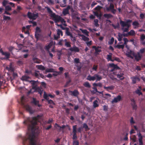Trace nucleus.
<instances>
[{
	"label": "nucleus",
	"mask_w": 145,
	"mask_h": 145,
	"mask_svg": "<svg viewBox=\"0 0 145 145\" xmlns=\"http://www.w3.org/2000/svg\"><path fill=\"white\" fill-rule=\"evenodd\" d=\"M35 135H26L23 138L24 145L29 144V145H36L35 140Z\"/></svg>",
	"instance_id": "f257e3e1"
},
{
	"label": "nucleus",
	"mask_w": 145,
	"mask_h": 145,
	"mask_svg": "<svg viewBox=\"0 0 145 145\" xmlns=\"http://www.w3.org/2000/svg\"><path fill=\"white\" fill-rule=\"evenodd\" d=\"M46 8L47 9L48 12L49 14H50L51 17L54 18L55 22H60L62 23H65V21L64 19L61 17L60 16L56 17L55 13L53 12V11L50 8L48 7H46Z\"/></svg>",
	"instance_id": "f03ea898"
},
{
	"label": "nucleus",
	"mask_w": 145,
	"mask_h": 145,
	"mask_svg": "<svg viewBox=\"0 0 145 145\" xmlns=\"http://www.w3.org/2000/svg\"><path fill=\"white\" fill-rule=\"evenodd\" d=\"M24 98L23 96L22 97L21 99L20 104L21 105L26 109L29 112L30 114H33L34 112V111L32 110L31 107L28 105L25 104L24 101Z\"/></svg>",
	"instance_id": "7ed1b4c3"
},
{
	"label": "nucleus",
	"mask_w": 145,
	"mask_h": 145,
	"mask_svg": "<svg viewBox=\"0 0 145 145\" xmlns=\"http://www.w3.org/2000/svg\"><path fill=\"white\" fill-rule=\"evenodd\" d=\"M96 79V81H100L102 79V77L101 76H99L97 74H95L93 76H91L90 75L88 76L86 79L90 81H94Z\"/></svg>",
	"instance_id": "20e7f679"
},
{
	"label": "nucleus",
	"mask_w": 145,
	"mask_h": 145,
	"mask_svg": "<svg viewBox=\"0 0 145 145\" xmlns=\"http://www.w3.org/2000/svg\"><path fill=\"white\" fill-rule=\"evenodd\" d=\"M132 20H127L126 22L121 20H120V24L121 26L123 28H124L125 27H129L130 26V24Z\"/></svg>",
	"instance_id": "39448f33"
},
{
	"label": "nucleus",
	"mask_w": 145,
	"mask_h": 145,
	"mask_svg": "<svg viewBox=\"0 0 145 145\" xmlns=\"http://www.w3.org/2000/svg\"><path fill=\"white\" fill-rule=\"evenodd\" d=\"M27 16L30 19L35 20L38 17L39 14L38 13L34 14L28 12L27 14Z\"/></svg>",
	"instance_id": "423d86ee"
},
{
	"label": "nucleus",
	"mask_w": 145,
	"mask_h": 145,
	"mask_svg": "<svg viewBox=\"0 0 145 145\" xmlns=\"http://www.w3.org/2000/svg\"><path fill=\"white\" fill-rule=\"evenodd\" d=\"M77 125H75L72 126V132L73 134L72 136V139L73 140L76 139L77 138V136L76 135L77 133Z\"/></svg>",
	"instance_id": "0eeeda50"
},
{
	"label": "nucleus",
	"mask_w": 145,
	"mask_h": 145,
	"mask_svg": "<svg viewBox=\"0 0 145 145\" xmlns=\"http://www.w3.org/2000/svg\"><path fill=\"white\" fill-rule=\"evenodd\" d=\"M0 52L1 54L2 55L4 56H5V58L8 59L10 58V54L7 52H4L2 50V48H1L0 47Z\"/></svg>",
	"instance_id": "6e6552de"
},
{
	"label": "nucleus",
	"mask_w": 145,
	"mask_h": 145,
	"mask_svg": "<svg viewBox=\"0 0 145 145\" xmlns=\"http://www.w3.org/2000/svg\"><path fill=\"white\" fill-rule=\"evenodd\" d=\"M31 103L37 106L38 107H40L41 106V105L39 104V101L36 100V99L35 98H33L32 101H31Z\"/></svg>",
	"instance_id": "1a4fd4ad"
},
{
	"label": "nucleus",
	"mask_w": 145,
	"mask_h": 145,
	"mask_svg": "<svg viewBox=\"0 0 145 145\" xmlns=\"http://www.w3.org/2000/svg\"><path fill=\"white\" fill-rule=\"evenodd\" d=\"M69 92L71 93V95L77 97L79 94V93L77 89H74L73 91H69Z\"/></svg>",
	"instance_id": "9d476101"
},
{
	"label": "nucleus",
	"mask_w": 145,
	"mask_h": 145,
	"mask_svg": "<svg viewBox=\"0 0 145 145\" xmlns=\"http://www.w3.org/2000/svg\"><path fill=\"white\" fill-rule=\"evenodd\" d=\"M69 50L72 52H79L80 51L79 48L75 45H74L72 47L69 48Z\"/></svg>",
	"instance_id": "9b49d317"
},
{
	"label": "nucleus",
	"mask_w": 145,
	"mask_h": 145,
	"mask_svg": "<svg viewBox=\"0 0 145 145\" xmlns=\"http://www.w3.org/2000/svg\"><path fill=\"white\" fill-rule=\"evenodd\" d=\"M49 97H50L51 98H53L55 97V95H52L51 94L48 95L45 92H44L43 95L44 98L46 100H48L49 99Z\"/></svg>",
	"instance_id": "f8f14e48"
},
{
	"label": "nucleus",
	"mask_w": 145,
	"mask_h": 145,
	"mask_svg": "<svg viewBox=\"0 0 145 145\" xmlns=\"http://www.w3.org/2000/svg\"><path fill=\"white\" fill-rule=\"evenodd\" d=\"M142 56V54H140V52H138L136 55H134L135 59L137 61L141 59Z\"/></svg>",
	"instance_id": "ddd939ff"
},
{
	"label": "nucleus",
	"mask_w": 145,
	"mask_h": 145,
	"mask_svg": "<svg viewBox=\"0 0 145 145\" xmlns=\"http://www.w3.org/2000/svg\"><path fill=\"white\" fill-rule=\"evenodd\" d=\"M121 99V96L120 95H118L116 97H115L114 98V99L112 101V103H116L118 101H120Z\"/></svg>",
	"instance_id": "4468645a"
},
{
	"label": "nucleus",
	"mask_w": 145,
	"mask_h": 145,
	"mask_svg": "<svg viewBox=\"0 0 145 145\" xmlns=\"http://www.w3.org/2000/svg\"><path fill=\"white\" fill-rule=\"evenodd\" d=\"M92 48H94L95 51V53L96 54H98L99 53L101 52V50L100 49H99V48H101L100 47L98 46V47H96L95 46H93Z\"/></svg>",
	"instance_id": "2eb2a0df"
},
{
	"label": "nucleus",
	"mask_w": 145,
	"mask_h": 145,
	"mask_svg": "<svg viewBox=\"0 0 145 145\" xmlns=\"http://www.w3.org/2000/svg\"><path fill=\"white\" fill-rule=\"evenodd\" d=\"M131 78L132 80V83L133 84H135L137 80L139 81L140 80V78L137 76H135L133 77H132Z\"/></svg>",
	"instance_id": "dca6fc26"
},
{
	"label": "nucleus",
	"mask_w": 145,
	"mask_h": 145,
	"mask_svg": "<svg viewBox=\"0 0 145 145\" xmlns=\"http://www.w3.org/2000/svg\"><path fill=\"white\" fill-rule=\"evenodd\" d=\"M124 74L122 73H120V74H116L118 78H120V80H122L124 79V77H123Z\"/></svg>",
	"instance_id": "f3484780"
},
{
	"label": "nucleus",
	"mask_w": 145,
	"mask_h": 145,
	"mask_svg": "<svg viewBox=\"0 0 145 145\" xmlns=\"http://www.w3.org/2000/svg\"><path fill=\"white\" fill-rule=\"evenodd\" d=\"M113 8H114V5L112 3H110L109 7L106 8V10L109 11L112 10Z\"/></svg>",
	"instance_id": "a211bd4d"
},
{
	"label": "nucleus",
	"mask_w": 145,
	"mask_h": 145,
	"mask_svg": "<svg viewBox=\"0 0 145 145\" xmlns=\"http://www.w3.org/2000/svg\"><path fill=\"white\" fill-rule=\"evenodd\" d=\"M104 88L106 89L108 91H109V90H113L114 88V86H111L108 87H106L104 86Z\"/></svg>",
	"instance_id": "6ab92c4d"
},
{
	"label": "nucleus",
	"mask_w": 145,
	"mask_h": 145,
	"mask_svg": "<svg viewBox=\"0 0 145 145\" xmlns=\"http://www.w3.org/2000/svg\"><path fill=\"white\" fill-rule=\"evenodd\" d=\"M80 36L81 37L82 39L84 41L87 42L89 40V39L88 37H86L84 35H80Z\"/></svg>",
	"instance_id": "aec40b11"
},
{
	"label": "nucleus",
	"mask_w": 145,
	"mask_h": 145,
	"mask_svg": "<svg viewBox=\"0 0 145 145\" xmlns=\"http://www.w3.org/2000/svg\"><path fill=\"white\" fill-rule=\"evenodd\" d=\"M6 69L9 71L13 72L14 71V69L12 67L11 64L9 65L7 67Z\"/></svg>",
	"instance_id": "412c9836"
},
{
	"label": "nucleus",
	"mask_w": 145,
	"mask_h": 145,
	"mask_svg": "<svg viewBox=\"0 0 145 145\" xmlns=\"http://www.w3.org/2000/svg\"><path fill=\"white\" fill-rule=\"evenodd\" d=\"M65 30V33L67 35L70 36V37L72 35L71 33L69 31V29L68 28H66Z\"/></svg>",
	"instance_id": "4be33fe9"
},
{
	"label": "nucleus",
	"mask_w": 145,
	"mask_h": 145,
	"mask_svg": "<svg viewBox=\"0 0 145 145\" xmlns=\"http://www.w3.org/2000/svg\"><path fill=\"white\" fill-rule=\"evenodd\" d=\"M67 0H63L60 3V5L62 7H64L65 6Z\"/></svg>",
	"instance_id": "5701e85b"
},
{
	"label": "nucleus",
	"mask_w": 145,
	"mask_h": 145,
	"mask_svg": "<svg viewBox=\"0 0 145 145\" xmlns=\"http://www.w3.org/2000/svg\"><path fill=\"white\" fill-rule=\"evenodd\" d=\"M82 32L85 34L86 36L88 37L89 36V32L86 29H83L81 30Z\"/></svg>",
	"instance_id": "b1692460"
},
{
	"label": "nucleus",
	"mask_w": 145,
	"mask_h": 145,
	"mask_svg": "<svg viewBox=\"0 0 145 145\" xmlns=\"http://www.w3.org/2000/svg\"><path fill=\"white\" fill-rule=\"evenodd\" d=\"M98 101L97 100H95L93 102V106L95 108L98 107L99 105L98 104Z\"/></svg>",
	"instance_id": "393cba45"
},
{
	"label": "nucleus",
	"mask_w": 145,
	"mask_h": 145,
	"mask_svg": "<svg viewBox=\"0 0 145 145\" xmlns=\"http://www.w3.org/2000/svg\"><path fill=\"white\" fill-rule=\"evenodd\" d=\"M104 16L108 19L110 18L113 17V16L110 14H105L104 15Z\"/></svg>",
	"instance_id": "a878e982"
},
{
	"label": "nucleus",
	"mask_w": 145,
	"mask_h": 145,
	"mask_svg": "<svg viewBox=\"0 0 145 145\" xmlns=\"http://www.w3.org/2000/svg\"><path fill=\"white\" fill-rule=\"evenodd\" d=\"M115 47L116 48L119 49L121 48L123 49L124 47V44H118L115 46Z\"/></svg>",
	"instance_id": "bb28decb"
},
{
	"label": "nucleus",
	"mask_w": 145,
	"mask_h": 145,
	"mask_svg": "<svg viewBox=\"0 0 145 145\" xmlns=\"http://www.w3.org/2000/svg\"><path fill=\"white\" fill-rule=\"evenodd\" d=\"M112 53H110L109 55H107V59L108 61H113L114 60L112 59Z\"/></svg>",
	"instance_id": "cd10ccee"
},
{
	"label": "nucleus",
	"mask_w": 145,
	"mask_h": 145,
	"mask_svg": "<svg viewBox=\"0 0 145 145\" xmlns=\"http://www.w3.org/2000/svg\"><path fill=\"white\" fill-rule=\"evenodd\" d=\"M71 78L68 79V80H67L65 84L64 85V87L66 88L69 85L70 83L71 82Z\"/></svg>",
	"instance_id": "c85d7f7f"
},
{
	"label": "nucleus",
	"mask_w": 145,
	"mask_h": 145,
	"mask_svg": "<svg viewBox=\"0 0 145 145\" xmlns=\"http://www.w3.org/2000/svg\"><path fill=\"white\" fill-rule=\"evenodd\" d=\"M83 85L86 87L90 88L91 86L88 82H86L83 84Z\"/></svg>",
	"instance_id": "c756f323"
},
{
	"label": "nucleus",
	"mask_w": 145,
	"mask_h": 145,
	"mask_svg": "<svg viewBox=\"0 0 145 145\" xmlns=\"http://www.w3.org/2000/svg\"><path fill=\"white\" fill-rule=\"evenodd\" d=\"M57 34L58 36H59L61 35V36L63 35V32L62 31L59 29H58L57 31Z\"/></svg>",
	"instance_id": "7c9ffc66"
},
{
	"label": "nucleus",
	"mask_w": 145,
	"mask_h": 145,
	"mask_svg": "<svg viewBox=\"0 0 145 145\" xmlns=\"http://www.w3.org/2000/svg\"><path fill=\"white\" fill-rule=\"evenodd\" d=\"M93 13L97 17H99V18H100L101 16V14H99L97 11L94 12Z\"/></svg>",
	"instance_id": "2f4dec72"
},
{
	"label": "nucleus",
	"mask_w": 145,
	"mask_h": 145,
	"mask_svg": "<svg viewBox=\"0 0 145 145\" xmlns=\"http://www.w3.org/2000/svg\"><path fill=\"white\" fill-rule=\"evenodd\" d=\"M55 125H57V127H59L60 128V129H59L60 130H61V128L64 129L66 127V126H69L67 125L66 126L63 125L62 126H59V125H58V124H57V123H56Z\"/></svg>",
	"instance_id": "473e14b6"
},
{
	"label": "nucleus",
	"mask_w": 145,
	"mask_h": 145,
	"mask_svg": "<svg viewBox=\"0 0 145 145\" xmlns=\"http://www.w3.org/2000/svg\"><path fill=\"white\" fill-rule=\"evenodd\" d=\"M63 13L64 15H65L69 13V11L67 9L65 8L63 9Z\"/></svg>",
	"instance_id": "72a5a7b5"
},
{
	"label": "nucleus",
	"mask_w": 145,
	"mask_h": 145,
	"mask_svg": "<svg viewBox=\"0 0 145 145\" xmlns=\"http://www.w3.org/2000/svg\"><path fill=\"white\" fill-rule=\"evenodd\" d=\"M128 34L129 35H134L135 34V31L133 30H131L128 33Z\"/></svg>",
	"instance_id": "f704fd0d"
},
{
	"label": "nucleus",
	"mask_w": 145,
	"mask_h": 145,
	"mask_svg": "<svg viewBox=\"0 0 145 145\" xmlns=\"http://www.w3.org/2000/svg\"><path fill=\"white\" fill-rule=\"evenodd\" d=\"M123 35L119 33L118 34V40L119 41H121L122 40V38H123Z\"/></svg>",
	"instance_id": "c9c22d12"
},
{
	"label": "nucleus",
	"mask_w": 145,
	"mask_h": 145,
	"mask_svg": "<svg viewBox=\"0 0 145 145\" xmlns=\"http://www.w3.org/2000/svg\"><path fill=\"white\" fill-rule=\"evenodd\" d=\"M52 44H51V42L50 43L48 44V45L46 46L45 47V49L47 50L48 52V51L49 50V49H50V48L51 47Z\"/></svg>",
	"instance_id": "e433bc0d"
},
{
	"label": "nucleus",
	"mask_w": 145,
	"mask_h": 145,
	"mask_svg": "<svg viewBox=\"0 0 145 145\" xmlns=\"http://www.w3.org/2000/svg\"><path fill=\"white\" fill-rule=\"evenodd\" d=\"M132 25H133L137 27H138L139 24V23L137 21H135L133 22L132 24Z\"/></svg>",
	"instance_id": "4c0bfd02"
},
{
	"label": "nucleus",
	"mask_w": 145,
	"mask_h": 145,
	"mask_svg": "<svg viewBox=\"0 0 145 145\" xmlns=\"http://www.w3.org/2000/svg\"><path fill=\"white\" fill-rule=\"evenodd\" d=\"M38 69L42 70H44L45 69V67L42 65H39Z\"/></svg>",
	"instance_id": "58836bf2"
},
{
	"label": "nucleus",
	"mask_w": 145,
	"mask_h": 145,
	"mask_svg": "<svg viewBox=\"0 0 145 145\" xmlns=\"http://www.w3.org/2000/svg\"><path fill=\"white\" fill-rule=\"evenodd\" d=\"M132 51L130 50L129 52H128L127 53H126V55L128 57L131 58H133V57L131 56Z\"/></svg>",
	"instance_id": "ea45409f"
},
{
	"label": "nucleus",
	"mask_w": 145,
	"mask_h": 145,
	"mask_svg": "<svg viewBox=\"0 0 145 145\" xmlns=\"http://www.w3.org/2000/svg\"><path fill=\"white\" fill-rule=\"evenodd\" d=\"M82 127L83 128H85L86 130H89V129L88 126L86 123H84L83 124V127Z\"/></svg>",
	"instance_id": "a19ab883"
},
{
	"label": "nucleus",
	"mask_w": 145,
	"mask_h": 145,
	"mask_svg": "<svg viewBox=\"0 0 145 145\" xmlns=\"http://www.w3.org/2000/svg\"><path fill=\"white\" fill-rule=\"evenodd\" d=\"M29 78V77L27 76H22V78L21 80H27Z\"/></svg>",
	"instance_id": "79ce46f5"
},
{
	"label": "nucleus",
	"mask_w": 145,
	"mask_h": 145,
	"mask_svg": "<svg viewBox=\"0 0 145 145\" xmlns=\"http://www.w3.org/2000/svg\"><path fill=\"white\" fill-rule=\"evenodd\" d=\"M99 20L97 19H95L94 20V25L96 27H98L99 25L98 24Z\"/></svg>",
	"instance_id": "37998d69"
},
{
	"label": "nucleus",
	"mask_w": 145,
	"mask_h": 145,
	"mask_svg": "<svg viewBox=\"0 0 145 145\" xmlns=\"http://www.w3.org/2000/svg\"><path fill=\"white\" fill-rule=\"evenodd\" d=\"M135 92L137 94H138L139 96H140V95H142V93L141 92L140 89H137L135 91Z\"/></svg>",
	"instance_id": "c03bdc74"
},
{
	"label": "nucleus",
	"mask_w": 145,
	"mask_h": 145,
	"mask_svg": "<svg viewBox=\"0 0 145 145\" xmlns=\"http://www.w3.org/2000/svg\"><path fill=\"white\" fill-rule=\"evenodd\" d=\"M70 44L71 42H66L65 43V46H66L67 47L70 48L71 47V45Z\"/></svg>",
	"instance_id": "a18cd8bd"
},
{
	"label": "nucleus",
	"mask_w": 145,
	"mask_h": 145,
	"mask_svg": "<svg viewBox=\"0 0 145 145\" xmlns=\"http://www.w3.org/2000/svg\"><path fill=\"white\" fill-rule=\"evenodd\" d=\"M64 75L65 78H68V79L71 78L69 76L68 72H65L64 73Z\"/></svg>",
	"instance_id": "49530a36"
},
{
	"label": "nucleus",
	"mask_w": 145,
	"mask_h": 145,
	"mask_svg": "<svg viewBox=\"0 0 145 145\" xmlns=\"http://www.w3.org/2000/svg\"><path fill=\"white\" fill-rule=\"evenodd\" d=\"M102 8V7L101 6L98 5L94 8V9L95 10L99 11Z\"/></svg>",
	"instance_id": "de8ad7c7"
},
{
	"label": "nucleus",
	"mask_w": 145,
	"mask_h": 145,
	"mask_svg": "<svg viewBox=\"0 0 145 145\" xmlns=\"http://www.w3.org/2000/svg\"><path fill=\"white\" fill-rule=\"evenodd\" d=\"M46 100L47 101L48 104H52L54 105H55V103L54 102V101L52 100L51 99H48V100Z\"/></svg>",
	"instance_id": "09e8293b"
},
{
	"label": "nucleus",
	"mask_w": 145,
	"mask_h": 145,
	"mask_svg": "<svg viewBox=\"0 0 145 145\" xmlns=\"http://www.w3.org/2000/svg\"><path fill=\"white\" fill-rule=\"evenodd\" d=\"M120 68L116 65H115L113 69L111 70V71H113L115 69H120Z\"/></svg>",
	"instance_id": "8fccbe9b"
},
{
	"label": "nucleus",
	"mask_w": 145,
	"mask_h": 145,
	"mask_svg": "<svg viewBox=\"0 0 145 145\" xmlns=\"http://www.w3.org/2000/svg\"><path fill=\"white\" fill-rule=\"evenodd\" d=\"M145 39V35L144 34H142L140 37V41H143Z\"/></svg>",
	"instance_id": "3c124183"
},
{
	"label": "nucleus",
	"mask_w": 145,
	"mask_h": 145,
	"mask_svg": "<svg viewBox=\"0 0 145 145\" xmlns=\"http://www.w3.org/2000/svg\"><path fill=\"white\" fill-rule=\"evenodd\" d=\"M11 10V8L9 5L5 7V10L8 11H10Z\"/></svg>",
	"instance_id": "603ef678"
},
{
	"label": "nucleus",
	"mask_w": 145,
	"mask_h": 145,
	"mask_svg": "<svg viewBox=\"0 0 145 145\" xmlns=\"http://www.w3.org/2000/svg\"><path fill=\"white\" fill-rule=\"evenodd\" d=\"M74 63L76 64H78L80 63V59L78 58H76L74 60Z\"/></svg>",
	"instance_id": "864d4df0"
},
{
	"label": "nucleus",
	"mask_w": 145,
	"mask_h": 145,
	"mask_svg": "<svg viewBox=\"0 0 145 145\" xmlns=\"http://www.w3.org/2000/svg\"><path fill=\"white\" fill-rule=\"evenodd\" d=\"M136 137L135 135H133L131 138V139L134 142H136Z\"/></svg>",
	"instance_id": "5fc2aeb1"
},
{
	"label": "nucleus",
	"mask_w": 145,
	"mask_h": 145,
	"mask_svg": "<svg viewBox=\"0 0 145 145\" xmlns=\"http://www.w3.org/2000/svg\"><path fill=\"white\" fill-rule=\"evenodd\" d=\"M70 38L71 40L74 42L76 40V38L75 37H73L72 35L70 36Z\"/></svg>",
	"instance_id": "6e6d98bb"
},
{
	"label": "nucleus",
	"mask_w": 145,
	"mask_h": 145,
	"mask_svg": "<svg viewBox=\"0 0 145 145\" xmlns=\"http://www.w3.org/2000/svg\"><path fill=\"white\" fill-rule=\"evenodd\" d=\"M145 52V49L144 48H142L140 50L139 52H140V54H142L144 53Z\"/></svg>",
	"instance_id": "4d7b16f0"
},
{
	"label": "nucleus",
	"mask_w": 145,
	"mask_h": 145,
	"mask_svg": "<svg viewBox=\"0 0 145 145\" xmlns=\"http://www.w3.org/2000/svg\"><path fill=\"white\" fill-rule=\"evenodd\" d=\"M60 72H55L54 73L52 74V76H57L59 74H60Z\"/></svg>",
	"instance_id": "13d9d810"
},
{
	"label": "nucleus",
	"mask_w": 145,
	"mask_h": 145,
	"mask_svg": "<svg viewBox=\"0 0 145 145\" xmlns=\"http://www.w3.org/2000/svg\"><path fill=\"white\" fill-rule=\"evenodd\" d=\"M142 138H143V137H140L139 138V139H138V141H139V144H143V142H142Z\"/></svg>",
	"instance_id": "bf43d9fd"
},
{
	"label": "nucleus",
	"mask_w": 145,
	"mask_h": 145,
	"mask_svg": "<svg viewBox=\"0 0 145 145\" xmlns=\"http://www.w3.org/2000/svg\"><path fill=\"white\" fill-rule=\"evenodd\" d=\"M126 27L124 28H122V29L123 30V32H127L129 31V27Z\"/></svg>",
	"instance_id": "052dcab7"
},
{
	"label": "nucleus",
	"mask_w": 145,
	"mask_h": 145,
	"mask_svg": "<svg viewBox=\"0 0 145 145\" xmlns=\"http://www.w3.org/2000/svg\"><path fill=\"white\" fill-rule=\"evenodd\" d=\"M41 32V30L40 29V28L38 27H37L36 28V31L35 32H36L38 33H40Z\"/></svg>",
	"instance_id": "680f3d73"
},
{
	"label": "nucleus",
	"mask_w": 145,
	"mask_h": 145,
	"mask_svg": "<svg viewBox=\"0 0 145 145\" xmlns=\"http://www.w3.org/2000/svg\"><path fill=\"white\" fill-rule=\"evenodd\" d=\"M46 72H53V69H48L46 70Z\"/></svg>",
	"instance_id": "e2e57ef3"
},
{
	"label": "nucleus",
	"mask_w": 145,
	"mask_h": 145,
	"mask_svg": "<svg viewBox=\"0 0 145 145\" xmlns=\"http://www.w3.org/2000/svg\"><path fill=\"white\" fill-rule=\"evenodd\" d=\"M92 41L91 40H90L89 41H87L86 42V44L87 45L89 46L92 45Z\"/></svg>",
	"instance_id": "0e129e2a"
},
{
	"label": "nucleus",
	"mask_w": 145,
	"mask_h": 145,
	"mask_svg": "<svg viewBox=\"0 0 145 145\" xmlns=\"http://www.w3.org/2000/svg\"><path fill=\"white\" fill-rule=\"evenodd\" d=\"M83 127H79L77 130V131L80 133H81V131H82Z\"/></svg>",
	"instance_id": "69168bd1"
},
{
	"label": "nucleus",
	"mask_w": 145,
	"mask_h": 145,
	"mask_svg": "<svg viewBox=\"0 0 145 145\" xmlns=\"http://www.w3.org/2000/svg\"><path fill=\"white\" fill-rule=\"evenodd\" d=\"M3 19L4 20H10V17L9 16H7L5 15L3 16Z\"/></svg>",
	"instance_id": "338daca9"
},
{
	"label": "nucleus",
	"mask_w": 145,
	"mask_h": 145,
	"mask_svg": "<svg viewBox=\"0 0 145 145\" xmlns=\"http://www.w3.org/2000/svg\"><path fill=\"white\" fill-rule=\"evenodd\" d=\"M8 2L7 1L4 0L2 3L4 7H5L6 6V5L8 4Z\"/></svg>",
	"instance_id": "774afa93"
}]
</instances>
